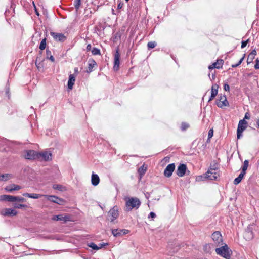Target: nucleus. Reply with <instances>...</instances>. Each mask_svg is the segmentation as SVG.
Masks as SVG:
<instances>
[{
	"mask_svg": "<svg viewBox=\"0 0 259 259\" xmlns=\"http://www.w3.org/2000/svg\"><path fill=\"white\" fill-rule=\"evenodd\" d=\"M141 205L140 200L136 197H129L126 199L125 210L131 211L133 209H138Z\"/></svg>",
	"mask_w": 259,
	"mask_h": 259,
	"instance_id": "nucleus-1",
	"label": "nucleus"
},
{
	"mask_svg": "<svg viewBox=\"0 0 259 259\" xmlns=\"http://www.w3.org/2000/svg\"><path fill=\"white\" fill-rule=\"evenodd\" d=\"M215 252L217 254L226 259H230L231 257V250L229 249L228 246L225 245L215 249Z\"/></svg>",
	"mask_w": 259,
	"mask_h": 259,
	"instance_id": "nucleus-2",
	"label": "nucleus"
},
{
	"mask_svg": "<svg viewBox=\"0 0 259 259\" xmlns=\"http://www.w3.org/2000/svg\"><path fill=\"white\" fill-rule=\"evenodd\" d=\"M204 175V178L205 179H208L211 180H215L219 176V174L216 171L215 168H212L211 167H210Z\"/></svg>",
	"mask_w": 259,
	"mask_h": 259,
	"instance_id": "nucleus-3",
	"label": "nucleus"
},
{
	"mask_svg": "<svg viewBox=\"0 0 259 259\" xmlns=\"http://www.w3.org/2000/svg\"><path fill=\"white\" fill-rule=\"evenodd\" d=\"M215 102L217 106L221 108L228 106L229 105L225 95H220Z\"/></svg>",
	"mask_w": 259,
	"mask_h": 259,
	"instance_id": "nucleus-4",
	"label": "nucleus"
},
{
	"mask_svg": "<svg viewBox=\"0 0 259 259\" xmlns=\"http://www.w3.org/2000/svg\"><path fill=\"white\" fill-rule=\"evenodd\" d=\"M50 35L53 37V39L56 41L63 42L65 41L67 39L66 36H65L63 33L50 32Z\"/></svg>",
	"mask_w": 259,
	"mask_h": 259,
	"instance_id": "nucleus-5",
	"label": "nucleus"
},
{
	"mask_svg": "<svg viewBox=\"0 0 259 259\" xmlns=\"http://www.w3.org/2000/svg\"><path fill=\"white\" fill-rule=\"evenodd\" d=\"M108 214L109 217H110L109 219L110 221L112 222H114L119 216V211L117 206H114L112 209L110 210Z\"/></svg>",
	"mask_w": 259,
	"mask_h": 259,
	"instance_id": "nucleus-6",
	"label": "nucleus"
},
{
	"mask_svg": "<svg viewBox=\"0 0 259 259\" xmlns=\"http://www.w3.org/2000/svg\"><path fill=\"white\" fill-rule=\"evenodd\" d=\"M120 54L119 53V49L118 48H117L116 50V53L114 56L113 68L115 70H118L119 69L120 64Z\"/></svg>",
	"mask_w": 259,
	"mask_h": 259,
	"instance_id": "nucleus-7",
	"label": "nucleus"
},
{
	"mask_svg": "<svg viewBox=\"0 0 259 259\" xmlns=\"http://www.w3.org/2000/svg\"><path fill=\"white\" fill-rule=\"evenodd\" d=\"M44 196L46 197L49 201L59 205L63 204L64 202L63 199L54 195H44Z\"/></svg>",
	"mask_w": 259,
	"mask_h": 259,
	"instance_id": "nucleus-8",
	"label": "nucleus"
},
{
	"mask_svg": "<svg viewBox=\"0 0 259 259\" xmlns=\"http://www.w3.org/2000/svg\"><path fill=\"white\" fill-rule=\"evenodd\" d=\"M26 155H24L26 159L32 160L38 158V153L34 150H29L26 151Z\"/></svg>",
	"mask_w": 259,
	"mask_h": 259,
	"instance_id": "nucleus-9",
	"label": "nucleus"
},
{
	"mask_svg": "<svg viewBox=\"0 0 259 259\" xmlns=\"http://www.w3.org/2000/svg\"><path fill=\"white\" fill-rule=\"evenodd\" d=\"M175 169V165L174 163H171L168 164L164 171V175L166 177H170L172 174L173 171Z\"/></svg>",
	"mask_w": 259,
	"mask_h": 259,
	"instance_id": "nucleus-10",
	"label": "nucleus"
},
{
	"mask_svg": "<svg viewBox=\"0 0 259 259\" xmlns=\"http://www.w3.org/2000/svg\"><path fill=\"white\" fill-rule=\"evenodd\" d=\"M1 214L3 216H15L17 214V211L12 208H5L3 210Z\"/></svg>",
	"mask_w": 259,
	"mask_h": 259,
	"instance_id": "nucleus-11",
	"label": "nucleus"
},
{
	"mask_svg": "<svg viewBox=\"0 0 259 259\" xmlns=\"http://www.w3.org/2000/svg\"><path fill=\"white\" fill-rule=\"evenodd\" d=\"M129 233V231L126 229H112V233L115 237H119Z\"/></svg>",
	"mask_w": 259,
	"mask_h": 259,
	"instance_id": "nucleus-12",
	"label": "nucleus"
},
{
	"mask_svg": "<svg viewBox=\"0 0 259 259\" xmlns=\"http://www.w3.org/2000/svg\"><path fill=\"white\" fill-rule=\"evenodd\" d=\"M54 221H62L63 222H66L70 221V217L69 215L59 214L54 215L52 217Z\"/></svg>",
	"mask_w": 259,
	"mask_h": 259,
	"instance_id": "nucleus-13",
	"label": "nucleus"
},
{
	"mask_svg": "<svg viewBox=\"0 0 259 259\" xmlns=\"http://www.w3.org/2000/svg\"><path fill=\"white\" fill-rule=\"evenodd\" d=\"M212 240L215 242V243L219 244L220 243L223 242L222 236L221 233L219 231L214 232L211 236Z\"/></svg>",
	"mask_w": 259,
	"mask_h": 259,
	"instance_id": "nucleus-14",
	"label": "nucleus"
},
{
	"mask_svg": "<svg viewBox=\"0 0 259 259\" xmlns=\"http://www.w3.org/2000/svg\"><path fill=\"white\" fill-rule=\"evenodd\" d=\"M187 169V166L185 164H181L179 165V166L178 167L177 170V174L179 177H183Z\"/></svg>",
	"mask_w": 259,
	"mask_h": 259,
	"instance_id": "nucleus-15",
	"label": "nucleus"
},
{
	"mask_svg": "<svg viewBox=\"0 0 259 259\" xmlns=\"http://www.w3.org/2000/svg\"><path fill=\"white\" fill-rule=\"evenodd\" d=\"M224 64V61L222 59L217 60V61L209 66V69H220L222 67Z\"/></svg>",
	"mask_w": 259,
	"mask_h": 259,
	"instance_id": "nucleus-16",
	"label": "nucleus"
},
{
	"mask_svg": "<svg viewBox=\"0 0 259 259\" xmlns=\"http://www.w3.org/2000/svg\"><path fill=\"white\" fill-rule=\"evenodd\" d=\"M247 122L244 119L240 120L239 122L237 130L239 132H243L247 127Z\"/></svg>",
	"mask_w": 259,
	"mask_h": 259,
	"instance_id": "nucleus-17",
	"label": "nucleus"
},
{
	"mask_svg": "<svg viewBox=\"0 0 259 259\" xmlns=\"http://www.w3.org/2000/svg\"><path fill=\"white\" fill-rule=\"evenodd\" d=\"M80 71L81 69L79 70L78 67H75L73 70V72L70 74L68 81H75L76 77L79 74Z\"/></svg>",
	"mask_w": 259,
	"mask_h": 259,
	"instance_id": "nucleus-18",
	"label": "nucleus"
},
{
	"mask_svg": "<svg viewBox=\"0 0 259 259\" xmlns=\"http://www.w3.org/2000/svg\"><path fill=\"white\" fill-rule=\"evenodd\" d=\"M218 85L216 84L212 85L211 87V96L208 100L209 102L212 100L217 96L218 94Z\"/></svg>",
	"mask_w": 259,
	"mask_h": 259,
	"instance_id": "nucleus-19",
	"label": "nucleus"
},
{
	"mask_svg": "<svg viewBox=\"0 0 259 259\" xmlns=\"http://www.w3.org/2000/svg\"><path fill=\"white\" fill-rule=\"evenodd\" d=\"M218 85L216 84L212 85L211 87V96L208 100L209 102L212 100L217 96L218 94Z\"/></svg>",
	"mask_w": 259,
	"mask_h": 259,
	"instance_id": "nucleus-20",
	"label": "nucleus"
},
{
	"mask_svg": "<svg viewBox=\"0 0 259 259\" xmlns=\"http://www.w3.org/2000/svg\"><path fill=\"white\" fill-rule=\"evenodd\" d=\"M100 182V178L98 176V175L94 174V172L92 174L91 177V183L92 184L96 186L98 185Z\"/></svg>",
	"mask_w": 259,
	"mask_h": 259,
	"instance_id": "nucleus-21",
	"label": "nucleus"
},
{
	"mask_svg": "<svg viewBox=\"0 0 259 259\" xmlns=\"http://www.w3.org/2000/svg\"><path fill=\"white\" fill-rule=\"evenodd\" d=\"M41 156L45 161H49L52 159V154L48 152H44L38 153V157Z\"/></svg>",
	"mask_w": 259,
	"mask_h": 259,
	"instance_id": "nucleus-22",
	"label": "nucleus"
},
{
	"mask_svg": "<svg viewBox=\"0 0 259 259\" xmlns=\"http://www.w3.org/2000/svg\"><path fill=\"white\" fill-rule=\"evenodd\" d=\"M22 195L23 196L27 197L33 199H38L43 196L42 195L39 194L28 193H24Z\"/></svg>",
	"mask_w": 259,
	"mask_h": 259,
	"instance_id": "nucleus-23",
	"label": "nucleus"
},
{
	"mask_svg": "<svg viewBox=\"0 0 259 259\" xmlns=\"http://www.w3.org/2000/svg\"><path fill=\"white\" fill-rule=\"evenodd\" d=\"M97 66V63L95 60H92L89 61L88 69L87 71L88 72H91L93 70V68Z\"/></svg>",
	"mask_w": 259,
	"mask_h": 259,
	"instance_id": "nucleus-24",
	"label": "nucleus"
},
{
	"mask_svg": "<svg viewBox=\"0 0 259 259\" xmlns=\"http://www.w3.org/2000/svg\"><path fill=\"white\" fill-rule=\"evenodd\" d=\"M26 201V199L20 196H12V202H24Z\"/></svg>",
	"mask_w": 259,
	"mask_h": 259,
	"instance_id": "nucleus-25",
	"label": "nucleus"
},
{
	"mask_svg": "<svg viewBox=\"0 0 259 259\" xmlns=\"http://www.w3.org/2000/svg\"><path fill=\"white\" fill-rule=\"evenodd\" d=\"M0 200L1 201H6L12 202V195H1L0 196Z\"/></svg>",
	"mask_w": 259,
	"mask_h": 259,
	"instance_id": "nucleus-26",
	"label": "nucleus"
},
{
	"mask_svg": "<svg viewBox=\"0 0 259 259\" xmlns=\"http://www.w3.org/2000/svg\"><path fill=\"white\" fill-rule=\"evenodd\" d=\"M245 173H243V172H241L239 175L234 180V184L237 185L242 180V178H243L244 176L245 175Z\"/></svg>",
	"mask_w": 259,
	"mask_h": 259,
	"instance_id": "nucleus-27",
	"label": "nucleus"
},
{
	"mask_svg": "<svg viewBox=\"0 0 259 259\" xmlns=\"http://www.w3.org/2000/svg\"><path fill=\"white\" fill-rule=\"evenodd\" d=\"M46 58L47 59H49L52 62H54L55 61V59L54 57L52 55L51 51L49 49L46 50Z\"/></svg>",
	"mask_w": 259,
	"mask_h": 259,
	"instance_id": "nucleus-28",
	"label": "nucleus"
},
{
	"mask_svg": "<svg viewBox=\"0 0 259 259\" xmlns=\"http://www.w3.org/2000/svg\"><path fill=\"white\" fill-rule=\"evenodd\" d=\"M13 206L15 209L27 208L28 207L26 204L20 203H14Z\"/></svg>",
	"mask_w": 259,
	"mask_h": 259,
	"instance_id": "nucleus-29",
	"label": "nucleus"
},
{
	"mask_svg": "<svg viewBox=\"0 0 259 259\" xmlns=\"http://www.w3.org/2000/svg\"><path fill=\"white\" fill-rule=\"evenodd\" d=\"M42 62L43 61H41L40 59H39L38 58H37L36 59L35 65L39 70L44 67Z\"/></svg>",
	"mask_w": 259,
	"mask_h": 259,
	"instance_id": "nucleus-30",
	"label": "nucleus"
},
{
	"mask_svg": "<svg viewBox=\"0 0 259 259\" xmlns=\"http://www.w3.org/2000/svg\"><path fill=\"white\" fill-rule=\"evenodd\" d=\"M245 236L247 237L248 239H251L253 237L252 232L249 230V229H247L245 232Z\"/></svg>",
	"mask_w": 259,
	"mask_h": 259,
	"instance_id": "nucleus-31",
	"label": "nucleus"
},
{
	"mask_svg": "<svg viewBox=\"0 0 259 259\" xmlns=\"http://www.w3.org/2000/svg\"><path fill=\"white\" fill-rule=\"evenodd\" d=\"M248 163L249 162L247 160H245L244 161L243 166L242 167V171L241 172H243V173H246V170L247 169V167L248 166Z\"/></svg>",
	"mask_w": 259,
	"mask_h": 259,
	"instance_id": "nucleus-32",
	"label": "nucleus"
},
{
	"mask_svg": "<svg viewBox=\"0 0 259 259\" xmlns=\"http://www.w3.org/2000/svg\"><path fill=\"white\" fill-rule=\"evenodd\" d=\"M46 40H47L46 38H45L40 42V45H39V49L41 51L44 50L46 48V45H47Z\"/></svg>",
	"mask_w": 259,
	"mask_h": 259,
	"instance_id": "nucleus-33",
	"label": "nucleus"
},
{
	"mask_svg": "<svg viewBox=\"0 0 259 259\" xmlns=\"http://www.w3.org/2000/svg\"><path fill=\"white\" fill-rule=\"evenodd\" d=\"M146 169L147 168L145 167L144 165L141 166L138 169V172L139 173L140 175H143L145 173Z\"/></svg>",
	"mask_w": 259,
	"mask_h": 259,
	"instance_id": "nucleus-34",
	"label": "nucleus"
},
{
	"mask_svg": "<svg viewBox=\"0 0 259 259\" xmlns=\"http://www.w3.org/2000/svg\"><path fill=\"white\" fill-rule=\"evenodd\" d=\"M157 44L155 41H150L147 44L148 49H153L156 47Z\"/></svg>",
	"mask_w": 259,
	"mask_h": 259,
	"instance_id": "nucleus-35",
	"label": "nucleus"
},
{
	"mask_svg": "<svg viewBox=\"0 0 259 259\" xmlns=\"http://www.w3.org/2000/svg\"><path fill=\"white\" fill-rule=\"evenodd\" d=\"M5 189L6 191L9 192H12L13 191H15L13 184L7 186L5 187Z\"/></svg>",
	"mask_w": 259,
	"mask_h": 259,
	"instance_id": "nucleus-36",
	"label": "nucleus"
},
{
	"mask_svg": "<svg viewBox=\"0 0 259 259\" xmlns=\"http://www.w3.org/2000/svg\"><path fill=\"white\" fill-rule=\"evenodd\" d=\"M92 54L94 55H100V50L96 48H94L92 50Z\"/></svg>",
	"mask_w": 259,
	"mask_h": 259,
	"instance_id": "nucleus-37",
	"label": "nucleus"
},
{
	"mask_svg": "<svg viewBox=\"0 0 259 259\" xmlns=\"http://www.w3.org/2000/svg\"><path fill=\"white\" fill-rule=\"evenodd\" d=\"M88 246L92 248L93 249H94V250H99L100 249V247H98V246L96 244H95L93 242H92V243H90Z\"/></svg>",
	"mask_w": 259,
	"mask_h": 259,
	"instance_id": "nucleus-38",
	"label": "nucleus"
},
{
	"mask_svg": "<svg viewBox=\"0 0 259 259\" xmlns=\"http://www.w3.org/2000/svg\"><path fill=\"white\" fill-rule=\"evenodd\" d=\"M80 1L81 0L74 1V5L76 10H77L79 8V7L80 6Z\"/></svg>",
	"mask_w": 259,
	"mask_h": 259,
	"instance_id": "nucleus-39",
	"label": "nucleus"
},
{
	"mask_svg": "<svg viewBox=\"0 0 259 259\" xmlns=\"http://www.w3.org/2000/svg\"><path fill=\"white\" fill-rule=\"evenodd\" d=\"M189 127V124L186 122H183L181 124V129L182 131H185Z\"/></svg>",
	"mask_w": 259,
	"mask_h": 259,
	"instance_id": "nucleus-40",
	"label": "nucleus"
},
{
	"mask_svg": "<svg viewBox=\"0 0 259 259\" xmlns=\"http://www.w3.org/2000/svg\"><path fill=\"white\" fill-rule=\"evenodd\" d=\"M254 59V57L253 56H252V55L249 54L248 56V57H247V63L248 64L250 63L253 61V60Z\"/></svg>",
	"mask_w": 259,
	"mask_h": 259,
	"instance_id": "nucleus-41",
	"label": "nucleus"
},
{
	"mask_svg": "<svg viewBox=\"0 0 259 259\" xmlns=\"http://www.w3.org/2000/svg\"><path fill=\"white\" fill-rule=\"evenodd\" d=\"M74 82H68V91H70L72 89L73 86L74 85Z\"/></svg>",
	"mask_w": 259,
	"mask_h": 259,
	"instance_id": "nucleus-42",
	"label": "nucleus"
},
{
	"mask_svg": "<svg viewBox=\"0 0 259 259\" xmlns=\"http://www.w3.org/2000/svg\"><path fill=\"white\" fill-rule=\"evenodd\" d=\"M244 58V56L240 59V60H239V61L238 62V63H237L236 64L232 65V67H236L238 66H239L242 62Z\"/></svg>",
	"mask_w": 259,
	"mask_h": 259,
	"instance_id": "nucleus-43",
	"label": "nucleus"
},
{
	"mask_svg": "<svg viewBox=\"0 0 259 259\" xmlns=\"http://www.w3.org/2000/svg\"><path fill=\"white\" fill-rule=\"evenodd\" d=\"M248 41H249V39H247L246 41H242L241 42V48H245L246 46Z\"/></svg>",
	"mask_w": 259,
	"mask_h": 259,
	"instance_id": "nucleus-44",
	"label": "nucleus"
},
{
	"mask_svg": "<svg viewBox=\"0 0 259 259\" xmlns=\"http://www.w3.org/2000/svg\"><path fill=\"white\" fill-rule=\"evenodd\" d=\"M213 136V130L212 128L209 130L208 137L211 138Z\"/></svg>",
	"mask_w": 259,
	"mask_h": 259,
	"instance_id": "nucleus-45",
	"label": "nucleus"
},
{
	"mask_svg": "<svg viewBox=\"0 0 259 259\" xmlns=\"http://www.w3.org/2000/svg\"><path fill=\"white\" fill-rule=\"evenodd\" d=\"M8 179V175H2L0 176V180H7Z\"/></svg>",
	"mask_w": 259,
	"mask_h": 259,
	"instance_id": "nucleus-46",
	"label": "nucleus"
},
{
	"mask_svg": "<svg viewBox=\"0 0 259 259\" xmlns=\"http://www.w3.org/2000/svg\"><path fill=\"white\" fill-rule=\"evenodd\" d=\"M53 188L55 189H58L59 190H61L62 186L60 185H54Z\"/></svg>",
	"mask_w": 259,
	"mask_h": 259,
	"instance_id": "nucleus-47",
	"label": "nucleus"
},
{
	"mask_svg": "<svg viewBox=\"0 0 259 259\" xmlns=\"http://www.w3.org/2000/svg\"><path fill=\"white\" fill-rule=\"evenodd\" d=\"M14 189L15 191H17L21 189V187L19 185L13 184Z\"/></svg>",
	"mask_w": 259,
	"mask_h": 259,
	"instance_id": "nucleus-48",
	"label": "nucleus"
},
{
	"mask_svg": "<svg viewBox=\"0 0 259 259\" xmlns=\"http://www.w3.org/2000/svg\"><path fill=\"white\" fill-rule=\"evenodd\" d=\"M124 4L122 2H120L117 5V9H121L123 7Z\"/></svg>",
	"mask_w": 259,
	"mask_h": 259,
	"instance_id": "nucleus-49",
	"label": "nucleus"
},
{
	"mask_svg": "<svg viewBox=\"0 0 259 259\" xmlns=\"http://www.w3.org/2000/svg\"><path fill=\"white\" fill-rule=\"evenodd\" d=\"M156 217V214L154 212H151L149 215H148V218H155Z\"/></svg>",
	"mask_w": 259,
	"mask_h": 259,
	"instance_id": "nucleus-50",
	"label": "nucleus"
},
{
	"mask_svg": "<svg viewBox=\"0 0 259 259\" xmlns=\"http://www.w3.org/2000/svg\"><path fill=\"white\" fill-rule=\"evenodd\" d=\"M250 117V114L249 113L247 112L245 113L244 118L243 119L245 120V119H249Z\"/></svg>",
	"mask_w": 259,
	"mask_h": 259,
	"instance_id": "nucleus-51",
	"label": "nucleus"
},
{
	"mask_svg": "<svg viewBox=\"0 0 259 259\" xmlns=\"http://www.w3.org/2000/svg\"><path fill=\"white\" fill-rule=\"evenodd\" d=\"M256 63L255 64L254 68L256 69H259V60L258 59L256 60Z\"/></svg>",
	"mask_w": 259,
	"mask_h": 259,
	"instance_id": "nucleus-52",
	"label": "nucleus"
},
{
	"mask_svg": "<svg viewBox=\"0 0 259 259\" xmlns=\"http://www.w3.org/2000/svg\"><path fill=\"white\" fill-rule=\"evenodd\" d=\"M242 132H239V131L237 130V137L238 139H240V137L242 136Z\"/></svg>",
	"mask_w": 259,
	"mask_h": 259,
	"instance_id": "nucleus-53",
	"label": "nucleus"
},
{
	"mask_svg": "<svg viewBox=\"0 0 259 259\" xmlns=\"http://www.w3.org/2000/svg\"><path fill=\"white\" fill-rule=\"evenodd\" d=\"M224 89L226 91H229L230 89L229 85L228 84H225L224 85Z\"/></svg>",
	"mask_w": 259,
	"mask_h": 259,
	"instance_id": "nucleus-54",
	"label": "nucleus"
},
{
	"mask_svg": "<svg viewBox=\"0 0 259 259\" xmlns=\"http://www.w3.org/2000/svg\"><path fill=\"white\" fill-rule=\"evenodd\" d=\"M249 54L255 57V55H256V51L255 50H253Z\"/></svg>",
	"mask_w": 259,
	"mask_h": 259,
	"instance_id": "nucleus-55",
	"label": "nucleus"
},
{
	"mask_svg": "<svg viewBox=\"0 0 259 259\" xmlns=\"http://www.w3.org/2000/svg\"><path fill=\"white\" fill-rule=\"evenodd\" d=\"M108 245V244H107V243H100V244H99V245H98V247H100V249H101V248H102L103 246H106V245Z\"/></svg>",
	"mask_w": 259,
	"mask_h": 259,
	"instance_id": "nucleus-56",
	"label": "nucleus"
},
{
	"mask_svg": "<svg viewBox=\"0 0 259 259\" xmlns=\"http://www.w3.org/2000/svg\"><path fill=\"white\" fill-rule=\"evenodd\" d=\"M91 49H92V46L91 44H89L87 45V48H86V50L87 51H90L91 50Z\"/></svg>",
	"mask_w": 259,
	"mask_h": 259,
	"instance_id": "nucleus-57",
	"label": "nucleus"
},
{
	"mask_svg": "<svg viewBox=\"0 0 259 259\" xmlns=\"http://www.w3.org/2000/svg\"><path fill=\"white\" fill-rule=\"evenodd\" d=\"M203 177L202 176H199L196 178V181H201L203 180Z\"/></svg>",
	"mask_w": 259,
	"mask_h": 259,
	"instance_id": "nucleus-58",
	"label": "nucleus"
},
{
	"mask_svg": "<svg viewBox=\"0 0 259 259\" xmlns=\"http://www.w3.org/2000/svg\"><path fill=\"white\" fill-rule=\"evenodd\" d=\"M255 121H256V127H257V128H258V129H259V118H257V119L255 120Z\"/></svg>",
	"mask_w": 259,
	"mask_h": 259,
	"instance_id": "nucleus-59",
	"label": "nucleus"
},
{
	"mask_svg": "<svg viewBox=\"0 0 259 259\" xmlns=\"http://www.w3.org/2000/svg\"><path fill=\"white\" fill-rule=\"evenodd\" d=\"M210 139L211 138H209V137H208L206 142L209 143L210 142Z\"/></svg>",
	"mask_w": 259,
	"mask_h": 259,
	"instance_id": "nucleus-60",
	"label": "nucleus"
},
{
	"mask_svg": "<svg viewBox=\"0 0 259 259\" xmlns=\"http://www.w3.org/2000/svg\"><path fill=\"white\" fill-rule=\"evenodd\" d=\"M208 247H209V245H208V244H206V245L204 246V248H207Z\"/></svg>",
	"mask_w": 259,
	"mask_h": 259,
	"instance_id": "nucleus-61",
	"label": "nucleus"
},
{
	"mask_svg": "<svg viewBox=\"0 0 259 259\" xmlns=\"http://www.w3.org/2000/svg\"><path fill=\"white\" fill-rule=\"evenodd\" d=\"M36 14L37 15H39V13L37 12V11H36Z\"/></svg>",
	"mask_w": 259,
	"mask_h": 259,
	"instance_id": "nucleus-62",
	"label": "nucleus"
},
{
	"mask_svg": "<svg viewBox=\"0 0 259 259\" xmlns=\"http://www.w3.org/2000/svg\"><path fill=\"white\" fill-rule=\"evenodd\" d=\"M8 92H9V91H8V90H7L6 91V93H7V94H8Z\"/></svg>",
	"mask_w": 259,
	"mask_h": 259,
	"instance_id": "nucleus-63",
	"label": "nucleus"
},
{
	"mask_svg": "<svg viewBox=\"0 0 259 259\" xmlns=\"http://www.w3.org/2000/svg\"><path fill=\"white\" fill-rule=\"evenodd\" d=\"M127 2H128L129 0H125Z\"/></svg>",
	"mask_w": 259,
	"mask_h": 259,
	"instance_id": "nucleus-64",
	"label": "nucleus"
}]
</instances>
